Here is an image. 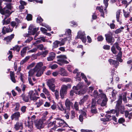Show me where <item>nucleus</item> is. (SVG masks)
Wrapping results in <instances>:
<instances>
[{"mask_svg":"<svg viewBox=\"0 0 132 132\" xmlns=\"http://www.w3.org/2000/svg\"><path fill=\"white\" fill-rule=\"evenodd\" d=\"M127 93L124 92L120 95L119 97L118 101L117 102L116 108H117V111L116 112V115L117 117L118 116L119 114V111L121 107V104L122 102V100L123 98V101L124 103L127 102V99L126 98Z\"/></svg>","mask_w":132,"mask_h":132,"instance_id":"f257e3e1","label":"nucleus"},{"mask_svg":"<svg viewBox=\"0 0 132 132\" xmlns=\"http://www.w3.org/2000/svg\"><path fill=\"white\" fill-rule=\"evenodd\" d=\"M95 98H101L102 100V101L101 104V105L102 106H105L108 100L105 94L103 93L100 94L99 95L96 90L94 91L93 95H91Z\"/></svg>","mask_w":132,"mask_h":132,"instance_id":"f03ea898","label":"nucleus"},{"mask_svg":"<svg viewBox=\"0 0 132 132\" xmlns=\"http://www.w3.org/2000/svg\"><path fill=\"white\" fill-rule=\"evenodd\" d=\"M71 30L70 29L66 30L65 34L62 36L64 38L60 41V46L64 45L67 41H69L71 40Z\"/></svg>","mask_w":132,"mask_h":132,"instance_id":"7ed1b4c3","label":"nucleus"},{"mask_svg":"<svg viewBox=\"0 0 132 132\" xmlns=\"http://www.w3.org/2000/svg\"><path fill=\"white\" fill-rule=\"evenodd\" d=\"M39 96L38 92L35 91L34 92L33 90H31L28 93V97L31 100L36 102L37 100L40 98L39 97L37 96Z\"/></svg>","mask_w":132,"mask_h":132,"instance_id":"20e7f679","label":"nucleus"},{"mask_svg":"<svg viewBox=\"0 0 132 132\" xmlns=\"http://www.w3.org/2000/svg\"><path fill=\"white\" fill-rule=\"evenodd\" d=\"M43 65V63L39 62L37 63L35 67V69H36V72H37L36 75L37 77H40L43 74L44 70L40 69V67H42Z\"/></svg>","mask_w":132,"mask_h":132,"instance_id":"39448f33","label":"nucleus"},{"mask_svg":"<svg viewBox=\"0 0 132 132\" xmlns=\"http://www.w3.org/2000/svg\"><path fill=\"white\" fill-rule=\"evenodd\" d=\"M109 0H104V4L105 6V8H104L102 6L101 7L98 6L96 7V9H98L100 12L101 16L103 18L104 17V13H107L106 9L108 6V2Z\"/></svg>","mask_w":132,"mask_h":132,"instance_id":"423d86ee","label":"nucleus"},{"mask_svg":"<svg viewBox=\"0 0 132 132\" xmlns=\"http://www.w3.org/2000/svg\"><path fill=\"white\" fill-rule=\"evenodd\" d=\"M57 58H59L57 60V63L60 65H62L64 64H68L69 62L67 61L66 60L67 57L65 55H61L57 57Z\"/></svg>","mask_w":132,"mask_h":132,"instance_id":"0eeeda50","label":"nucleus"},{"mask_svg":"<svg viewBox=\"0 0 132 132\" xmlns=\"http://www.w3.org/2000/svg\"><path fill=\"white\" fill-rule=\"evenodd\" d=\"M55 82V79L54 78H52L48 80L47 84L49 89L53 92L55 91V86L54 84Z\"/></svg>","mask_w":132,"mask_h":132,"instance_id":"6e6552de","label":"nucleus"},{"mask_svg":"<svg viewBox=\"0 0 132 132\" xmlns=\"http://www.w3.org/2000/svg\"><path fill=\"white\" fill-rule=\"evenodd\" d=\"M80 38L81 39L84 43H85L86 41V37L85 32L81 30L79 31L78 32L77 35L76 39Z\"/></svg>","mask_w":132,"mask_h":132,"instance_id":"1a4fd4ad","label":"nucleus"},{"mask_svg":"<svg viewBox=\"0 0 132 132\" xmlns=\"http://www.w3.org/2000/svg\"><path fill=\"white\" fill-rule=\"evenodd\" d=\"M68 88V87L67 85H62L61 89L60 91V95L62 98H63L64 95L66 94Z\"/></svg>","mask_w":132,"mask_h":132,"instance_id":"9d476101","label":"nucleus"},{"mask_svg":"<svg viewBox=\"0 0 132 132\" xmlns=\"http://www.w3.org/2000/svg\"><path fill=\"white\" fill-rule=\"evenodd\" d=\"M101 121H109L112 119L116 122H117V118L114 116H112L111 114H107L106 116V118H101Z\"/></svg>","mask_w":132,"mask_h":132,"instance_id":"9b49d317","label":"nucleus"},{"mask_svg":"<svg viewBox=\"0 0 132 132\" xmlns=\"http://www.w3.org/2000/svg\"><path fill=\"white\" fill-rule=\"evenodd\" d=\"M38 29V28L35 27L34 25L31 24L29 28L28 32L30 33V34L34 35Z\"/></svg>","mask_w":132,"mask_h":132,"instance_id":"f8f14e48","label":"nucleus"},{"mask_svg":"<svg viewBox=\"0 0 132 132\" xmlns=\"http://www.w3.org/2000/svg\"><path fill=\"white\" fill-rule=\"evenodd\" d=\"M56 126L57 127L64 126L63 125L65 122L64 121L60 118H56Z\"/></svg>","mask_w":132,"mask_h":132,"instance_id":"ddd939ff","label":"nucleus"},{"mask_svg":"<svg viewBox=\"0 0 132 132\" xmlns=\"http://www.w3.org/2000/svg\"><path fill=\"white\" fill-rule=\"evenodd\" d=\"M5 8V10H7L8 11V12H6V10H5L4 12V13L3 14H7V16H9L11 14L12 12H10L9 11V10L11 9V6L10 4H8L6 5V6L3 9H2V10H4Z\"/></svg>","mask_w":132,"mask_h":132,"instance_id":"4468645a","label":"nucleus"},{"mask_svg":"<svg viewBox=\"0 0 132 132\" xmlns=\"http://www.w3.org/2000/svg\"><path fill=\"white\" fill-rule=\"evenodd\" d=\"M20 113L19 112H16L13 114L11 116L12 120L14 119L15 120H18L19 118L20 117Z\"/></svg>","mask_w":132,"mask_h":132,"instance_id":"2eb2a0df","label":"nucleus"},{"mask_svg":"<svg viewBox=\"0 0 132 132\" xmlns=\"http://www.w3.org/2000/svg\"><path fill=\"white\" fill-rule=\"evenodd\" d=\"M106 39V41L109 43L112 42H113L114 41V38L113 39L111 35L110 34H107L105 35Z\"/></svg>","mask_w":132,"mask_h":132,"instance_id":"dca6fc26","label":"nucleus"},{"mask_svg":"<svg viewBox=\"0 0 132 132\" xmlns=\"http://www.w3.org/2000/svg\"><path fill=\"white\" fill-rule=\"evenodd\" d=\"M13 29L9 26L7 27H3L2 29V32L3 34H5L6 32H12Z\"/></svg>","mask_w":132,"mask_h":132,"instance_id":"f3484780","label":"nucleus"},{"mask_svg":"<svg viewBox=\"0 0 132 132\" xmlns=\"http://www.w3.org/2000/svg\"><path fill=\"white\" fill-rule=\"evenodd\" d=\"M43 92L46 94L47 96L48 100L50 101L51 100L50 93V92L45 87H43Z\"/></svg>","mask_w":132,"mask_h":132,"instance_id":"a211bd4d","label":"nucleus"},{"mask_svg":"<svg viewBox=\"0 0 132 132\" xmlns=\"http://www.w3.org/2000/svg\"><path fill=\"white\" fill-rule=\"evenodd\" d=\"M14 128L16 130H18L19 129H23V123L22 122H17L15 125Z\"/></svg>","mask_w":132,"mask_h":132,"instance_id":"6ab92c4d","label":"nucleus"},{"mask_svg":"<svg viewBox=\"0 0 132 132\" xmlns=\"http://www.w3.org/2000/svg\"><path fill=\"white\" fill-rule=\"evenodd\" d=\"M109 61L111 65L115 68H117L119 65V63L116 61L110 59L109 60Z\"/></svg>","mask_w":132,"mask_h":132,"instance_id":"aec40b11","label":"nucleus"},{"mask_svg":"<svg viewBox=\"0 0 132 132\" xmlns=\"http://www.w3.org/2000/svg\"><path fill=\"white\" fill-rule=\"evenodd\" d=\"M73 105L72 103L70 102L69 99H66L65 102V105L67 110L69 111L70 110V106Z\"/></svg>","mask_w":132,"mask_h":132,"instance_id":"412c9836","label":"nucleus"},{"mask_svg":"<svg viewBox=\"0 0 132 132\" xmlns=\"http://www.w3.org/2000/svg\"><path fill=\"white\" fill-rule=\"evenodd\" d=\"M58 108L59 110L64 111V114L66 113L67 109H66L63 106L61 103L59 102V103Z\"/></svg>","mask_w":132,"mask_h":132,"instance_id":"4be33fe9","label":"nucleus"},{"mask_svg":"<svg viewBox=\"0 0 132 132\" xmlns=\"http://www.w3.org/2000/svg\"><path fill=\"white\" fill-rule=\"evenodd\" d=\"M59 74L63 76H67L68 75V74L67 71L63 68H61L59 71Z\"/></svg>","mask_w":132,"mask_h":132,"instance_id":"5701e85b","label":"nucleus"},{"mask_svg":"<svg viewBox=\"0 0 132 132\" xmlns=\"http://www.w3.org/2000/svg\"><path fill=\"white\" fill-rule=\"evenodd\" d=\"M55 57V54L53 52H51L49 54V56L47 58V60L48 61H50L53 60Z\"/></svg>","mask_w":132,"mask_h":132,"instance_id":"b1692460","label":"nucleus"},{"mask_svg":"<svg viewBox=\"0 0 132 132\" xmlns=\"http://www.w3.org/2000/svg\"><path fill=\"white\" fill-rule=\"evenodd\" d=\"M43 123L41 120H39L36 124V126L37 128L40 129L43 127Z\"/></svg>","mask_w":132,"mask_h":132,"instance_id":"393cba45","label":"nucleus"},{"mask_svg":"<svg viewBox=\"0 0 132 132\" xmlns=\"http://www.w3.org/2000/svg\"><path fill=\"white\" fill-rule=\"evenodd\" d=\"M14 34H11V35L5 38L4 39V40L6 41V42L7 44L11 42L12 39L14 38Z\"/></svg>","mask_w":132,"mask_h":132,"instance_id":"a878e982","label":"nucleus"},{"mask_svg":"<svg viewBox=\"0 0 132 132\" xmlns=\"http://www.w3.org/2000/svg\"><path fill=\"white\" fill-rule=\"evenodd\" d=\"M74 93H75L76 94H83V93H81L80 92L79 90H76L75 89H74L73 88V90H71L70 93V95L71 96H73Z\"/></svg>","mask_w":132,"mask_h":132,"instance_id":"bb28decb","label":"nucleus"},{"mask_svg":"<svg viewBox=\"0 0 132 132\" xmlns=\"http://www.w3.org/2000/svg\"><path fill=\"white\" fill-rule=\"evenodd\" d=\"M27 127L28 128V131L29 132H32L33 129V125L31 122H28V124L27 125Z\"/></svg>","mask_w":132,"mask_h":132,"instance_id":"cd10ccee","label":"nucleus"},{"mask_svg":"<svg viewBox=\"0 0 132 132\" xmlns=\"http://www.w3.org/2000/svg\"><path fill=\"white\" fill-rule=\"evenodd\" d=\"M5 15V18L3 19V20L2 21V22L3 23V24H9L10 21V19H7L6 21H5V19L7 18V17H8L7 16V14H4Z\"/></svg>","mask_w":132,"mask_h":132,"instance_id":"c85d7f7f","label":"nucleus"},{"mask_svg":"<svg viewBox=\"0 0 132 132\" xmlns=\"http://www.w3.org/2000/svg\"><path fill=\"white\" fill-rule=\"evenodd\" d=\"M36 73V69L35 68L30 70L28 72V77H30L32 76Z\"/></svg>","mask_w":132,"mask_h":132,"instance_id":"c756f323","label":"nucleus"},{"mask_svg":"<svg viewBox=\"0 0 132 132\" xmlns=\"http://www.w3.org/2000/svg\"><path fill=\"white\" fill-rule=\"evenodd\" d=\"M121 10H119L116 12V18L117 21L119 22L120 23L121 22L120 20V14Z\"/></svg>","mask_w":132,"mask_h":132,"instance_id":"7c9ffc66","label":"nucleus"},{"mask_svg":"<svg viewBox=\"0 0 132 132\" xmlns=\"http://www.w3.org/2000/svg\"><path fill=\"white\" fill-rule=\"evenodd\" d=\"M122 55V52L121 51H120L117 55L116 59L117 60H118L120 62H122V60L121 59Z\"/></svg>","mask_w":132,"mask_h":132,"instance_id":"2f4dec72","label":"nucleus"},{"mask_svg":"<svg viewBox=\"0 0 132 132\" xmlns=\"http://www.w3.org/2000/svg\"><path fill=\"white\" fill-rule=\"evenodd\" d=\"M10 76L12 81L14 83L15 82V78L14 74V72L11 71L10 72Z\"/></svg>","mask_w":132,"mask_h":132,"instance_id":"473e14b6","label":"nucleus"},{"mask_svg":"<svg viewBox=\"0 0 132 132\" xmlns=\"http://www.w3.org/2000/svg\"><path fill=\"white\" fill-rule=\"evenodd\" d=\"M43 103V101L42 99H40L37 102L35 103V105H36L37 107L38 108L42 105Z\"/></svg>","mask_w":132,"mask_h":132,"instance_id":"72a5a7b5","label":"nucleus"},{"mask_svg":"<svg viewBox=\"0 0 132 132\" xmlns=\"http://www.w3.org/2000/svg\"><path fill=\"white\" fill-rule=\"evenodd\" d=\"M60 41L58 40H55L53 43V48H56L58 47L59 45H60Z\"/></svg>","mask_w":132,"mask_h":132,"instance_id":"f704fd0d","label":"nucleus"},{"mask_svg":"<svg viewBox=\"0 0 132 132\" xmlns=\"http://www.w3.org/2000/svg\"><path fill=\"white\" fill-rule=\"evenodd\" d=\"M21 97H22L23 100L25 102H27L29 101V97L25 96L24 94H22Z\"/></svg>","mask_w":132,"mask_h":132,"instance_id":"c9c22d12","label":"nucleus"},{"mask_svg":"<svg viewBox=\"0 0 132 132\" xmlns=\"http://www.w3.org/2000/svg\"><path fill=\"white\" fill-rule=\"evenodd\" d=\"M82 84L81 83H79L76 86H74L73 88L74 89H75L76 90H78L79 89L82 88Z\"/></svg>","mask_w":132,"mask_h":132,"instance_id":"e433bc0d","label":"nucleus"},{"mask_svg":"<svg viewBox=\"0 0 132 132\" xmlns=\"http://www.w3.org/2000/svg\"><path fill=\"white\" fill-rule=\"evenodd\" d=\"M60 80L62 82H69L71 80V79L67 78H62L60 79Z\"/></svg>","mask_w":132,"mask_h":132,"instance_id":"4c0bfd02","label":"nucleus"},{"mask_svg":"<svg viewBox=\"0 0 132 132\" xmlns=\"http://www.w3.org/2000/svg\"><path fill=\"white\" fill-rule=\"evenodd\" d=\"M29 56H26L24 59L22 60L20 62L21 65H22L25 63L29 59Z\"/></svg>","mask_w":132,"mask_h":132,"instance_id":"58836bf2","label":"nucleus"},{"mask_svg":"<svg viewBox=\"0 0 132 132\" xmlns=\"http://www.w3.org/2000/svg\"><path fill=\"white\" fill-rule=\"evenodd\" d=\"M81 76L82 77V79H84L85 82L87 83V84L88 85H89L90 84V82H87V78L84 74L82 73H81Z\"/></svg>","mask_w":132,"mask_h":132,"instance_id":"ea45409f","label":"nucleus"},{"mask_svg":"<svg viewBox=\"0 0 132 132\" xmlns=\"http://www.w3.org/2000/svg\"><path fill=\"white\" fill-rule=\"evenodd\" d=\"M124 28L123 27H121L120 28L117 29L115 31V32L116 34H118L121 32L122 31Z\"/></svg>","mask_w":132,"mask_h":132,"instance_id":"a19ab883","label":"nucleus"},{"mask_svg":"<svg viewBox=\"0 0 132 132\" xmlns=\"http://www.w3.org/2000/svg\"><path fill=\"white\" fill-rule=\"evenodd\" d=\"M124 16L125 18H127L129 17L130 15V12H126L123 10Z\"/></svg>","mask_w":132,"mask_h":132,"instance_id":"79ce46f5","label":"nucleus"},{"mask_svg":"<svg viewBox=\"0 0 132 132\" xmlns=\"http://www.w3.org/2000/svg\"><path fill=\"white\" fill-rule=\"evenodd\" d=\"M37 49H39L40 50H42L43 49L44 50H45L46 49V48H44V46L42 44H39L37 45Z\"/></svg>","mask_w":132,"mask_h":132,"instance_id":"37998d69","label":"nucleus"},{"mask_svg":"<svg viewBox=\"0 0 132 132\" xmlns=\"http://www.w3.org/2000/svg\"><path fill=\"white\" fill-rule=\"evenodd\" d=\"M40 25L42 26H44L49 31H50L51 30V27H49L45 23H42L40 24Z\"/></svg>","mask_w":132,"mask_h":132,"instance_id":"c03bdc74","label":"nucleus"},{"mask_svg":"<svg viewBox=\"0 0 132 132\" xmlns=\"http://www.w3.org/2000/svg\"><path fill=\"white\" fill-rule=\"evenodd\" d=\"M123 4H124L126 6L125 7L126 8L128 5L130 4V2H128L127 1L125 0H122L121 2Z\"/></svg>","mask_w":132,"mask_h":132,"instance_id":"a18cd8bd","label":"nucleus"},{"mask_svg":"<svg viewBox=\"0 0 132 132\" xmlns=\"http://www.w3.org/2000/svg\"><path fill=\"white\" fill-rule=\"evenodd\" d=\"M91 104L92 105L91 107H95L96 105V101L95 99H92Z\"/></svg>","mask_w":132,"mask_h":132,"instance_id":"49530a36","label":"nucleus"},{"mask_svg":"<svg viewBox=\"0 0 132 132\" xmlns=\"http://www.w3.org/2000/svg\"><path fill=\"white\" fill-rule=\"evenodd\" d=\"M39 34L38 32H37L36 34V35L35 36V37L34 38V39L35 40H37L38 39H39L40 38V40H42L43 41V42H44L45 41V38L43 37H41L40 38H36V37L38 36V35Z\"/></svg>","mask_w":132,"mask_h":132,"instance_id":"de8ad7c7","label":"nucleus"},{"mask_svg":"<svg viewBox=\"0 0 132 132\" xmlns=\"http://www.w3.org/2000/svg\"><path fill=\"white\" fill-rule=\"evenodd\" d=\"M26 52V48H24L21 51V55L23 57L25 55Z\"/></svg>","mask_w":132,"mask_h":132,"instance_id":"09e8293b","label":"nucleus"},{"mask_svg":"<svg viewBox=\"0 0 132 132\" xmlns=\"http://www.w3.org/2000/svg\"><path fill=\"white\" fill-rule=\"evenodd\" d=\"M117 109L116 108V110H112L109 111H108L107 112L108 114H110L112 113L113 114H114L116 113L117 111Z\"/></svg>","mask_w":132,"mask_h":132,"instance_id":"8fccbe9b","label":"nucleus"},{"mask_svg":"<svg viewBox=\"0 0 132 132\" xmlns=\"http://www.w3.org/2000/svg\"><path fill=\"white\" fill-rule=\"evenodd\" d=\"M91 112L92 113L96 114L97 112V109L95 107H91Z\"/></svg>","mask_w":132,"mask_h":132,"instance_id":"3c124183","label":"nucleus"},{"mask_svg":"<svg viewBox=\"0 0 132 132\" xmlns=\"http://www.w3.org/2000/svg\"><path fill=\"white\" fill-rule=\"evenodd\" d=\"M75 112L74 111L72 110L71 111L70 118L71 119H72L75 117Z\"/></svg>","mask_w":132,"mask_h":132,"instance_id":"603ef678","label":"nucleus"},{"mask_svg":"<svg viewBox=\"0 0 132 132\" xmlns=\"http://www.w3.org/2000/svg\"><path fill=\"white\" fill-rule=\"evenodd\" d=\"M14 106H15L14 108V110L16 111H18V110L19 106L20 104L18 103H16L14 105Z\"/></svg>","mask_w":132,"mask_h":132,"instance_id":"864d4df0","label":"nucleus"},{"mask_svg":"<svg viewBox=\"0 0 132 132\" xmlns=\"http://www.w3.org/2000/svg\"><path fill=\"white\" fill-rule=\"evenodd\" d=\"M48 53V51L46 50L42 52L41 53V55H42L43 57H45Z\"/></svg>","mask_w":132,"mask_h":132,"instance_id":"5fc2aeb1","label":"nucleus"},{"mask_svg":"<svg viewBox=\"0 0 132 132\" xmlns=\"http://www.w3.org/2000/svg\"><path fill=\"white\" fill-rule=\"evenodd\" d=\"M43 21V19L40 16H39L37 17V21L38 23L40 24Z\"/></svg>","mask_w":132,"mask_h":132,"instance_id":"6e6d98bb","label":"nucleus"},{"mask_svg":"<svg viewBox=\"0 0 132 132\" xmlns=\"http://www.w3.org/2000/svg\"><path fill=\"white\" fill-rule=\"evenodd\" d=\"M68 70L70 72H71L73 69V67L70 65H68L67 67Z\"/></svg>","mask_w":132,"mask_h":132,"instance_id":"4d7b16f0","label":"nucleus"},{"mask_svg":"<svg viewBox=\"0 0 132 132\" xmlns=\"http://www.w3.org/2000/svg\"><path fill=\"white\" fill-rule=\"evenodd\" d=\"M56 125V123L55 121H53V122H51L49 123L48 124V127H51L52 126H53Z\"/></svg>","mask_w":132,"mask_h":132,"instance_id":"13d9d810","label":"nucleus"},{"mask_svg":"<svg viewBox=\"0 0 132 132\" xmlns=\"http://www.w3.org/2000/svg\"><path fill=\"white\" fill-rule=\"evenodd\" d=\"M8 54H9V55L8 57L9 60V61H10L11 59V58L12 57V52L11 51H9L8 53H7Z\"/></svg>","mask_w":132,"mask_h":132,"instance_id":"bf43d9fd","label":"nucleus"},{"mask_svg":"<svg viewBox=\"0 0 132 132\" xmlns=\"http://www.w3.org/2000/svg\"><path fill=\"white\" fill-rule=\"evenodd\" d=\"M111 50L113 54H116L117 53V52L116 50L115 46L114 45L111 47Z\"/></svg>","mask_w":132,"mask_h":132,"instance_id":"052dcab7","label":"nucleus"},{"mask_svg":"<svg viewBox=\"0 0 132 132\" xmlns=\"http://www.w3.org/2000/svg\"><path fill=\"white\" fill-rule=\"evenodd\" d=\"M74 107L75 109L76 110H79L78 104V102H75L74 105Z\"/></svg>","mask_w":132,"mask_h":132,"instance_id":"680f3d73","label":"nucleus"},{"mask_svg":"<svg viewBox=\"0 0 132 132\" xmlns=\"http://www.w3.org/2000/svg\"><path fill=\"white\" fill-rule=\"evenodd\" d=\"M114 45L115 46L117 50L120 51H121V48L118 46V44L117 43H116Z\"/></svg>","mask_w":132,"mask_h":132,"instance_id":"e2e57ef3","label":"nucleus"},{"mask_svg":"<svg viewBox=\"0 0 132 132\" xmlns=\"http://www.w3.org/2000/svg\"><path fill=\"white\" fill-rule=\"evenodd\" d=\"M26 107L25 106H22L21 109V111L23 113L25 112L26 110Z\"/></svg>","mask_w":132,"mask_h":132,"instance_id":"0e129e2a","label":"nucleus"},{"mask_svg":"<svg viewBox=\"0 0 132 132\" xmlns=\"http://www.w3.org/2000/svg\"><path fill=\"white\" fill-rule=\"evenodd\" d=\"M26 18L28 21L31 20L32 19V16L30 14H28Z\"/></svg>","mask_w":132,"mask_h":132,"instance_id":"69168bd1","label":"nucleus"},{"mask_svg":"<svg viewBox=\"0 0 132 132\" xmlns=\"http://www.w3.org/2000/svg\"><path fill=\"white\" fill-rule=\"evenodd\" d=\"M80 73H77V76L76 77V80L77 81H80L81 78L80 77Z\"/></svg>","mask_w":132,"mask_h":132,"instance_id":"338daca9","label":"nucleus"},{"mask_svg":"<svg viewBox=\"0 0 132 132\" xmlns=\"http://www.w3.org/2000/svg\"><path fill=\"white\" fill-rule=\"evenodd\" d=\"M125 120L123 118H120L118 120V122L120 123H122L124 122Z\"/></svg>","mask_w":132,"mask_h":132,"instance_id":"774afa93","label":"nucleus"}]
</instances>
